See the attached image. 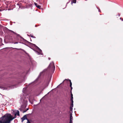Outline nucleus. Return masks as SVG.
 <instances>
[{
	"label": "nucleus",
	"instance_id": "1",
	"mask_svg": "<svg viewBox=\"0 0 123 123\" xmlns=\"http://www.w3.org/2000/svg\"><path fill=\"white\" fill-rule=\"evenodd\" d=\"M15 116L13 117L10 114L7 113L0 118V123H10L11 121L16 117L17 115L19 116V111H17V112L14 114Z\"/></svg>",
	"mask_w": 123,
	"mask_h": 123
},
{
	"label": "nucleus",
	"instance_id": "2",
	"mask_svg": "<svg viewBox=\"0 0 123 123\" xmlns=\"http://www.w3.org/2000/svg\"><path fill=\"white\" fill-rule=\"evenodd\" d=\"M55 67L53 62H51L48 68V69H49L52 71H54L55 70Z\"/></svg>",
	"mask_w": 123,
	"mask_h": 123
},
{
	"label": "nucleus",
	"instance_id": "3",
	"mask_svg": "<svg viewBox=\"0 0 123 123\" xmlns=\"http://www.w3.org/2000/svg\"><path fill=\"white\" fill-rule=\"evenodd\" d=\"M69 81V82H70V87L71 88V91H70L71 92V97L72 96L73 97V95L72 94V90L73 88L72 86V83L71 82V80H69V79L67 80V79H65L63 82L62 83H63L65 81Z\"/></svg>",
	"mask_w": 123,
	"mask_h": 123
},
{
	"label": "nucleus",
	"instance_id": "4",
	"mask_svg": "<svg viewBox=\"0 0 123 123\" xmlns=\"http://www.w3.org/2000/svg\"><path fill=\"white\" fill-rule=\"evenodd\" d=\"M73 119V117L72 116V113L70 114V122L69 123H72V120Z\"/></svg>",
	"mask_w": 123,
	"mask_h": 123
},
{
	"label": "nucleus",
	"instance_id": "5",
	"mask_svg": "<svg viewBox=\"0 0 123 123\" xmlns=\"http://www.w3.org/2000/svg\"><path fill=\"white\" fill-rule=\"evenodd\" d=\"M22 120V122H23V121L25 119L27 120L28 119L27 118L26 115H25L21 118Z\"/></svg>",
	"mask_w": 123,
	"mask_h": 123
},
{
	"label": "nucleus",
	"instance_id": "6",
	"mask_svg": "<svg viewBox=\"0 0 123 123\" xmlns=\"http://www.w3.org/2000/svg\"><path fill=\"white\" fill-rule=\"evenodd\" d=\"M34 4L35 5V6H36V7L38 8H39V9H40V7H41V6H40V5H38V4H37L35 2L34 3Z\"/></svg>",
	"mask_w": 123,
	"mask_h": 123
},
{
	"label": "nucleus",
	"instance_id": "7",
	"mask_svg": "<svg viewBox=\"0 0 123 123\" xmlns=\"http://www.w3.org/2000/svg\"><path fill=\"white\" fill-rule=\"evenodd\" d=\"M76 0H73L71 1V3L72 4L73 3H76Z\"/></svg>",
	"mask_w": 123,
	"mask_h": 123
},
{
	"label": "nucleus",
	"instance_id": "8",
	"mask_svg": "<svg viewBox=\"0 0 123 123\" xmlns=\"http://www.w3.org/2000/svg\"><path fill=\"white\" fill-rule=\"evenodd\" d=\"M30 36L32 37H33V38H36V37H34V36H33V35H30Z\"/></svg>",
	"mask_w": 123,
	"mask_h": 123
},
{
	"label": "nucleus",
	"instance_id": "9",
	"mask_svg": "<svg viewBox=\"0 0 123 123\" xmlns=\"http://www.w3.org/2000/svg\"><path fill=\"white\" fill-rule=\"evenodd\" d=\"M73 104H71L70 107H73Z\"/></svg>",
	"mask_w": 123,
	"mask_h": 123
},
{
	"label": "nucleus",
	"instance_id": "10",
	"mask_svg": "<svg viewBox=\"0 0 123 123\" xmlns=\"http://www.w3.org/2000/svg\"><path fill=\"white\" fill-rule=\"evenodd\" d=\"M10 31L11 32H12V33H14V34H16V33H15L14 31H12V30H10Z\"/></svg>",
	"mask_w": 123,
	"mask_h": 123
},
{
	"label": "nucleus",
	"instance_id": "11",
	"mask_svg": "<svg viewBox=\"0 0 123 123\" xmlns=\"http://www.w3.org/2000/svg\"><path fill=\"white\" fill-rule=\"evenodd\" d=\"M70 111H72L73 110L72 107H70Z\"/></svg>",
	"mask_w": 123,
	"mask_h": 123
},
{
	"label": "nucleus",
	"instance_id": "12",
	"mask_svg": "<svg viewBox=\"0 0 123 123\" xmlns=\"http://www.w3.org/2000/svg\"><path fill=\"white\" fill-rule=\"evenodd\" d=\"M27 123H30L29 120L28 119H27Z\"/></svg>",
	"mask_w": 123,
	"mask_h": 123
},
{
	"label": "nucleus",
	"instance_id": "13",
	"mask_svg": "<svg viewBox=\"0 0 123 123\" xmlns=\"http://www.w3.org/2000/svg\"><path fill=\"white\" fill-rule=\"evenodd\" d=\"M71 104H73V100H71Z\"/></svg>",
	"mask_w": 123,
	"mask_h": 123
},
{
	"label": "nucleus",
	"instance_id": "14",
	"mask_svg": "<svg viewBox=\"0 0 123 123\" xmlns=\"http://www.w3.org/2000/svg\"><path fill=\"white\" fill-rule=\"evenodd\" d=\"M27 111V110H25V111H23V113H24V112H26V111Z\"/></svg>",
	"mask_w": 123,
	"mask_h": 123
},
{
	"label": "nucleus",
	"instance_id": "15",
	"mask_svg": "<svg viewBox=\"0 0 123 123\" xmlns=\"http://www.w3.org/2000/svg\"><path fill=\"white\" fill-rule=\"evenodd\" d=\"M73 97H71V100H73Z\"/></svg>",
	"mask_w": 123,
	"mask_h": 123
},
{
	"label": "nucleus",
	"instance_id": "16",
	"mask_svg": "<svg viewBox=\"0 0 123 123\" xmlns=\"http://www.w3.org/2000/svg\"><path fill=\"white\" fill-rule=\"evenodd\" d=\"M20 111H22V110L21 108H19V109Z\"/></svg>",
	"mask_w": 123,
	"mask_h": 123
},
{
	"label": "nucleus",
	"instance_id": "17",
	"mask_svg": "<svg viewBox=\"0 0 123 123\" xmlns=\"http://www.w3.org/2000/svg\"><path fill=\"white\" fill-rule=\"evenodd\" d=\"M120 19L122 20V21H123V19L121 18H120Z\"/></svg>",
	"mask_w": 123,
	"mask_h": 123
},
{
	"label": "nucleus",
	"instance_id": "18",
	"mask_svg": "<svg viewBox=\"0 0 123 123\" xmlns=\"http://www.w3.org/2000/svg\"><path fill=\"white\" fill-rule=\"evenodd\" d=\"M39 52H41L42 51L39 48Z\"/></svg>",
	"mask_w": 123,
	"mask_h": 123
},
{
	"label": "nucleus",
	"instance_id": "19",
	"mask_svg": "<svg viewBox=\"0 0 123 123\" xmlns=\"http://www.w3.org/2000/svg\"><path fill=\"white\" fill-rule=\"evenodd\" d=\"M28 109H29L28 108L26 109V110H27V111L28 110Z\"/></svg>",
	"mask_w": 123,
	"mask_h": 123
},
{
	"label": "nucleus",
	"instance_id": "20",
	"mask_svg": "<svg viewBox=\"0 0 123 123\" xmlns=\"http://www.w3.org/2000/svg\"><path fill=\"white\" fill-rule=\"evenodd\" d=\"M18 43V42H16V43Z\"/></svg>",
	"mask_w": 123,
	"mask_h": 123
}]
</instances>
